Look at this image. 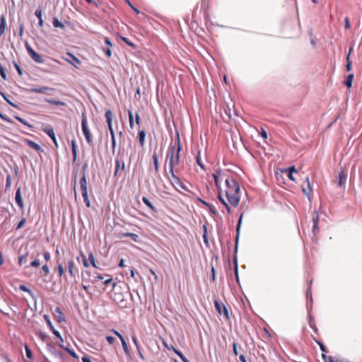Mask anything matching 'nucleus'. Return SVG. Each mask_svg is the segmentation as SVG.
I'll return each mask as SVG.
<instances>
[{
	"mask_svg": "<svg viewBox=\"0 0 362 362\" xmlns=\"http://www.w3.org/2000/svg\"><path fill=\"white\" fill-rule=\"evenodd\" d=\"M25 354H26L27 358L29 359H32L33 358V352L27 344L25 345Z\"/></svg>",
	"mask_w": 362,
	"mask_h": 362,
	"instance_id": "nucleus-37",
	"label": "nucleus"
},
{
	"mask_svg": "<svg viewBox=\"0 0 362 362\" xmlns=\"http://www.w3.org/2000/svg\"><path fill=\"white\" fill-rule=\"evenodd\" d=\"M318 231V224L317 223H313V232L314 233V234H316V233Z\"/></svg>",
	"mask_w": 362,
	"mask_h": 362,
	"instance_id": "nucleus-56",
	"label": "nucleus"
},
{
	"mask_svg": "<svg viewBox=\"0 0 362 362\" xmlns=\"http://www.w3.org/2000/svg\"><path fill=\"white\" fill-rule=\"evenodd\" d=\"M7 28L6 19L4 15L0 16V37H1L6 32Z\"/></svg>",
	"mask_w": 362,
	"mask_h": 362,
	"instance_id": "nucleus-16",
	"label": "nucleus"
},
{
	"mask_svg": "<svg viewBox=\"0 0 362 362\" xmlns=\"http://www.w3.org/2000/svg\"><path fill=\"white\" fill-rule=\"evenodd\" d=\"M346 180V175L344 173L343 170H341L339 173L337 177V185L339 187H343L345 185Z\"/></svg>",
	"mask_w": 362,
	"mask_h": 362,
	"instance_id": "nucleus-18",
	"label": "nucleus"
},
{
	"mask_svg": "<svg viewBox=\"0 0 362 362\" xmlns=\"http://www.w3.org/2000/svg\"><path fill=\"white\" fill-rule=\"evenodd\" d=\"M66 267L68 269V273L71 278L75 279L78 275V269L76 267L73 259L68 260Z\"/></svg>",
	"mask_w": 362,
	"mask_h": 362,
	"instance_id": "nucleus-8",
	"label": "nucleus"
},
{
	"mask_svg": "<svg viewBox=\"0 0 362 362\" xmlns=\"http://www.w3.org/2000/svg\"><path fill=\"white\" fill-rule=\"evenodd\" d=\"M145 138H146V132L144 130H139V141L141 146H144L145 143Z\"/></svg>",
	"mask_w": 362,
	"mask_h": 362,
	"instance_id": "nucleus-30",
	"label": "nucleus"
},
{
	"mask_svg": "<svg viewBox=\"0 0 362 362\" xmlns=\"http://www.w3.org/2000/svg\"><path fill=\"white\" fill-rule=\"evenodd\" d=\"M346 62H347V63H346V70L348 71H349L351 69V62L349 60V54L346 57Z\"/></svg>",
	"mask_w": 362,
	"mask_h": 362,
	"instance_id": "nucleus-49",
	"label": "nucleus"
},
{
	"mask_svg": "<svg viewBox=\"0 0 362 362\" xmlns=\"http://www.w3.org/2000/svg\"><path fill=\"white\" fill-rule=\"evenodd\" d=\"M239 358H240V360L242 362H247L246 358H245V356L244 355H243V354H242V355H240V356H239Z\"/></svg>",
	"mask_w": 362,
	"mask_h": 362,
	"instance_id": "nucleus-64",
	"label": "nucleus"
},
{
	"mask_svg": "<svg viewBox=\"0 0 362 362\" xmlns=\"http://www.w3.org/2000/svg\"><path fill=\"white\" fill-rule=\"evenodd\" d=\"M47 324L50 328V329L52 330V333L60 340V341L62 343H60L59 344V346L64 349L70 356H71L72 357H74V358H78V356H77V354H76V352L70 349H69V347L67 346H65L62 343H63V338L62 337V335L60 334V333L56 330L54 329V327H53V325H52L51 322L49 320H47Z\"/></svg>",
	"mask_w": 362,
	"mask_h": 362,
	"instance_id": "nucleus-5",
	"label": "nucleus"
},
{
	"mask_svg": "<svg viewBox=\"0 0 362 362\" xmlns=\"http://www.w3.org/2000/svg\"><path fill=\"white\" fill-rule=\"evenodd\" d=\"M353 78L354 74H349L348 76H346L345 80L344 81V84L349 88L350 87H351Z\"/></svg>",
	"mask_w": 362,
	"mask_h": 362,
	"instance_id": "nucleus-31",
	"label": "nucleus"
},
{
	"mask_svg": "<svg viewBox=\"0 0 362 362\" xmlns=\"http://www.w3.org/2000/svg\"><path fill=\"white\" fill-rule=\"evenodd\" d=\"M214 305H215V308H216V311L220 315L223 314V315L225 316V317L227 320L230 319L228 310L226 308V307L223 304H221L218 301L215 300Z\"/></svg>",
	"mask_w": 362,
	"mask_h": 362,
	"instance_id": "nucleus-10",
	"label": "nucleus"
},
{
	"mask_svg": "<svg viewBox=\"0 0 362 362\" xmlns=\"http://www.w3.org/2000/svg\"><path fill=\"white\" fill-rule=\"evenodd\" d=\"M55 317L57 318L58 322H62L65 321L64 315L59 308H57L55 309Z\"/></svg>",
	"mask_w": 362,
	"mask_h": 362,
	"instance_id": "nucleus-24",
	"label": "nucleus"
},
{
	"mask_svg": "<svg viewBox=\"0 0 362 362\" xmlns=\"http://www.w3.org/2000/svg\"><path fill=\"white\" fill-rule=\"evenodd\" d=\"M226 185H224L223 188V197L225 196L227 199V204L237 207L240 202V187L239 183L235 178L232 180H226Z\"/></svg>",
	"mask_w": 362,
	"mask_h": 362,
	"instance_id": "nucleus-1",
	"label": "nucleus"
},
{
	"mask_svg": "<svg viewBox=\"0 0 362 362\" xmlns=\"http://www.w3.org/2000/svg\"><path fill=\"white\" fill-rule=\"evenodd\" d=\"M128 116H129V127L131 129H133L134 126V115H133V112L130 110H128Z\"/></svg>",
	"mask_w": 362,
	"mask_h": 362,
	"instance_id": "nucleus-36",
	"label": "nucleus"
},
{
	"mask_svg": "<svg viewBox=\"0 0 362 362\" xmlns=\"http://www.w3.org/2000/svg\"><path fill=\"white\" fill-rule=\"evenodd\" d=\"M15 201L18 207L21 210L24 211V203L23 201L22 195H21V188L18 187L16 189V194H15Z\"/></svg>",
	"mask_w": 362,
	"mask_h": 362,
	"instance_id": "nucleus-11",
	"label": "nucleus"
},
{
	"mask_svg": "<svg viewBox=\"0 0 362 362\" xmlns=\"http://www.w3.org/2000/svg\"><path fill=\"white\" fill-rule=\"evenodd\" d=\"M25 47L28 54L33 61L39 64H42L44 62L42 56L37 53L28 44H26Z\"/></svg>",
	"mask_w": 362,
	"mask_h": 362,
	"instance_id": "nucleus-7",
	"label": "nucleus"
},
{
	"mask_svg": "<svg viewBox=\"0 0 362 362\" xmlns=\"http://www.w3.org/2000/svg\"><path fill=\"white\" fill-rule=\"evenodd\" d=\"M233 353L235 356H237L238 354V349H237V344L236 343H233Z\"/></svg>",
	"mask_w": 362,
	"mask_h": 362,
	"instance_id": "nucleus-58",
	"label": "nucleus"
},
{
	"mask_svg": "<svg viewBox=\"0 0 362 362\" xmlns=\"http://www.w3.org/2000/svg\"><path fill=\"white\" fill-rule=\"evenodd\" d=\"M26 221H27L26 218H23L21 220V221L17 224V226L16 227V230H18L22 228L25 226Z\"/></svg>",
	"mask_w": 362,
	"mask_h": 362,
	"instance_id": "nucleus-40",
	"label": "nucleus"
},
{
	"mask_svg": "<svg viewBox=\"0 0 362 362\" xmlns=\"http://www.w3.org/2000/svg\"><path fill=\"white\" fill-rule=\"evenodd\" d=\"M104 41L105 43L107 45V47L111 48L112 47V44L108 37H105Z\"/></svg>",
	"mask_w": 362,
	"mask_h": 362,
	"instance_id": "nucleus-55",
	"label": "nucleus"
},
{
	"mask_svg": "<svg viewBox=\"0 0 362 362\" xmlns=\"http://www.w3.org/2000/svg\"><path fill=\"white\" fill-rule=\"evenodd\" d=\"M82 121H81V127H82V132L85 136V138L86 139L87 143L90 145L92 144V137L88 127V122H87V117L85 112L82 113Z\"/></svg>",
	"mask_w": 362,
	"mask_h": 362,
	"instance_id": "nucleus-6",
	"label": "nucleus"
},
{
	"mask_svg": "<svg viewBox=\"0 0 362 362\" xmlns=\"http://www.w3.org/2000/svg\"><path fill=\"white\" fill-rule=\"evenodd\" d=\"M45 101L48 103L49 104L56 105V106H65L66 105V103L64 102L61 101V100H57L54 99L46 98L45 100Z\"/></svg>",
	"mask_w": 362,
	"mask_h": 362,
	"instance_id": "nucleus-23",
	"label": "nucleus"
},
{
	"mask_svg": "<svg viewBox=\"0 0 362 362\" xmlns=\"http://www.w3.org/2000/svg\"><path fill=\"white\" fill-rule=\"evenodd\" d=\"M42 9L40 8H38L36 9L35 12V15L38 19L42 18Z\"/></svg>",
	"mask_w": 362,
	"mask_h": 362,
	"instance_id": "nucleus-46",
	"label": "nucleus"
},
{
	"mask_svg": "<svg viewBox=\"0 0 362 362\" xmlns=\"http://www.w3.org/2000/svg\"><path fill=\"white\" fill-rule=\"evenodd\" d=\"M56 271L57 272V275L59 277H62L65 274V270L63 267V264L62 263H59L57 262V267L55 268Z\"/></svg>",
	"mask_w": 362,
	"mask_h": 362,
	"instance_id": "nucleus-25",
	"label": "nucleus"
},
{
	"mask_svg": "<svg viewBox=\"0 0 362 362\" xmlns=\"http://www.w3.org/2000/svg\"><path fill=\"white\" fill-rule=\"evenodd\" d=\"M42 271L45 276H47L49 274V269L47 264L42 266Z\"/></svg>",
	"mask_w": 362,
	"mask_h": 362,
	"instance_id": "nucleus-45",
	"label": "nucleus"
},
{
	"mask_svg": "<svg viewBox=\"0 0 362 362\" xmlns=\"http://www.w3.org/2000/svg\"><path fill=\"white\" fill-rule=\"evenodd\" d=\"M124 237H129L131 238L134 242H138L139 240V235L133 233H124L120 234L119 238H124Z\"/></svg>",
	"mask_w": 362,
	"mask_h": 362,
	"instance_id": "nucleus-27",
	"label": "nucleus"
},
{
	"mask_svg": "<svg viewBox=\"0 0 362 362\" xmlns=\"http://www.w3.org/2000/svg\"><path fill=\"white\" fill-rule=\"evenodd\" d=\"M174 352L181 358L183 362H189L188 359L183 355V354L173 346Z\"/></svg>",
	"mask_w": 362,
	"mask_h": 362,
	"instance_id": "nucleus-34",
	"label": "nucleus"
},
{
	"mask_svg": "<svg viewBox=\"0 0 362 362\" xmlns=\"http://www.w3.org/2000/svg\"><path fill=\"white\" fill-rule=\"evenodd\" d=\"M121 39H122V40L123 42H125L126 44H127L129 46H130V47H135L134 44L133 42H132L129 41V40H128L127 37H121Z\"/></svg>",
	"mask_w": 362,
	"mask_h": 362,
	"instance_id": "nucleus-47",
	"label": "nucleus"
},
{
	"mask_svg": "<svg viewBox=\"0 0 362 362\" xmlns=\"http://www.w3.org/2000/svg\"><path fill=\"white\" fill-rule=\"evenodd\" d=\"M14 66H15V68H16V71H17L18 74L20 76H21V75L23 74V71H22V69H21V68L20 67V66H19L18 64H16V63H15V62H14Z\"/></svg>",
	"mask_w": 362,
	"mask_h": 362,
	"instance_id": "nucleus-51",
	"label": "nucleus"
},
{
	"mask_svg": "<svg viewBox=\"0 0 362 362\" xmlns=\"http://www.w3.org/2000/svg\"><path fill=\"white\" fill-rule=\"evenodd\" d=\"M52 23H53L54 27H55V28H63L64 27L63 23H61L57 18H54Z\"/></svg>",
	"mask_w": 362,
	"mask_h": 362,
	"instance_id": "nucleus-38",
	"label": "nucleus"
},
{
	"mask_svg": "<svg viewBox=\"0 0 362 362\" xmlns=\"http://www.w3.org/2000/svg\"><path fill=\"white\" fill-rule=\"evenodd\" d=\"M71 151L73 154V161L75 162L77 158V146L76 141H71Z\"/></svg>",
	"mask_w": 362,
	"mask_h": 362,
	"instance_id": "nucleus-29",
	"label": "nucleus"
},
{
	"mask_svg": "<svg viewBox=\"0 0 362 362\" xmlns=\"http://www.w3.org/2000/svg\"><path fill=\"white\" fill-rule=\"evenodd\" d=\"M28 255V254H25V255H21L19 256L18 265L20 267L25 264L28 262V259H27Z\"/></svg>",
	"mask_w": 362,
	"mask_h": 362,
	"instance_id": "nucleus-32",
	"label": "nucleus"
},
{
	"mask_svg": "<svg viewBox=\"0 0 362 362\" xmlns=\"http://www.w3.org/2000/svg\"><path fill=\"white\" fill-rule=\"evenodd\" d=\"M213 177L214 179L216 187L218 190V199L225 206L227 213L230 214V208L228 206L226 201L223 198V187H221V183L224 182V185H226V180H232L233 177L228 176V174L222 170H216L213 174Z\"/></svg>",
	"mask_w": 362,
	"mask_h": 362,
	"instance_id": "nucleus-3",
	"label": "nucleus"
},
{
	"mask_svg": "<svg viewBox=\"0 0 362 362\" xmlns=\"http://www.w3.org/2000/svg\"><path fill=\"white\" fill-rule=\"evenodd\" d=\"M203 228H204V234H203L204 242L206 245H208L209 242H208V238H207V228L205 225L203 226Z\"/></svg>",
	"mask_w": 362,
	"mask_h": 362,
	"instance_id": "nucleus-41",
	"label": "nucleus"
},
{
	"mask_svg": "<svg viewBox=\"0 0 362 362\" xmlns=\"http://www.w3.org/2000/svg\"><path fill=\"white\" fill-rule=\"evenodd\" d=\"M153 165L154 169L156 173L159 170V163H158V156L156 151L153 152Z\"/></svg>",
	"mask_w": 362,
	"mask_h": 362,
	"instance_id": "nucleus-28",
	"label": "nucleus"
},
{
	"mask_svg": "<svg viewBox=\"0 0 362 362\" xmlns=\"http://www.w3.org/2000/svg\"><path fill=\"white\" fill-rule=\"evenodd\" d=\"M317 343L319 344V345H320V346L321 350H322V351H326V347H325V346L322 343H321V342H317Z\"/></svg>",
	"mask_w": 362,
	"mask_h": 362,
	"instance_id": "nucleus-63",
	"label": "nucleus"
},
{
	"mask_svg": "<svg viewBox=\"0 0 362 362\" xmlns=\"http://www.w3.org/2000/svg\"><path fill=\"white\" fill-rule=\"evenodd\" d=\"M313 223H318V221H319V216L317 214H316L315 216H313Z\"/></svg>",
	"mask_w": 362,
	"mask_h": 362,
	"instance_id": "nucleus-60",
	"label": "nucleus"
},
{
	"mask_svg": "<svg viewBox=\"0 0 362 362\" xmlns=\"http://www.w3.org/2000/svg\"><path fill=\"white\" fill-rule=\"evenodd\" d=\"M174 352L181 358L183 362H189L188 359L183 355V354L173 346Z\"/></svg>",
	"mask_w": 362,
	"mask_h": 362,
	"instance_id": "nucleus-35",
	"label": "nucleus"
},
{
	"mask_svg": "<svg viewBox=\"0 0 362 362\" xmlns=\"http://www.w3.org/2000/svg\"><path fill=\"white\" fill-rule=\"evenodd\" d=\"M25 143L28 146H30V148L36 150L37 151H40L42 150L41 148V146L36 144L35 142L31 141V140H29V139H25Z\"/></svg>",
	"mask_w": 362,
	"mask_h": 362,
	"instance_id": "nucleus-20",
	"label": "nucleus"
},
{
	"mask_svg": "<svg viewBox=\"0 0 362 362\" xmlns=\"http://www.w3.org/2000/svg\"><path fill=\"white\" fill-rule=\"evenodd\" d=\"M66 55L70 58V59H66V60L70 63L71 64H72L73 66H74L75 67H77V65L78 64H81V61L76 57H75L74 54H72L71 53H69L68 52L66 54Z\"/></svg>",
	"mask_w": 362,
	"mask_h": 362,
	"instance_id": "nucleus-17",
	"label": "nucleus"
},
{
	"mask_svg": "<svg viewBox=\"0 0 362 362\" xmlns=\"http://www.w3.org/2000/svg\"><path fill=\"white\" fill-rule=\"evenodd\" d=\"M111 332L115 334L117 337H119V339L121 340V342H122V347L124 349V351L125 352L126 354H129V349H128V346H127V344L125 341V339H124L123 336L117 330L115 329H112Z\"/></svg>",
	"mask_w": 362,
	"mask_h": 362,
	"instance_id": "nucleus-12",
	"label": "nucleus"
},
{
	"mask_svg": "<svg viewBox=\"0 0 362 362\" xmlns=\"http://www.w3.org/2000/svg\"><path fill=\"white\" fill-rule=\"evenodd\" d=\"M284 171L287 173V176L291 180H292V181L296 180V179L294 178V177L293 175V173H297V170H296L294 166L290 167L288 169H285V170H284Z\"/></svg>",
	"mask_w": 362,
	"mask_h": 362,
	"instance_id": "nucleus-22",
	"label": "nucleus"
},
{
	"mask_svg": "<svg viewBox=\"0 0 362 362\" xmlns=\"http://www.w3.org/2000/svg\"><path fill=\"white\" fill-rule=\"evenodd\" d=\"M15 118L23 124L28 126L29 127H31V125H30L26 120H25L23 118L19 117V116H15Z\"/></svg>",
	"mask_w": 362,
	"mask_h": 362,
	"instance_id": "nucleus-43",
	"label": "nucleus"
},
{
	"mask_svg": "<svg viewBox=\"0 0 362 362\" xmlns=\"http://www.w3.org/2000/svg\"><path fill=\"white\" fill-rule=\"evenodd\" d=\"M132 341H133V342H134V345H135V346L136 348V351L138 352V354H139V357L141 359L144 360V355L142 354V353L141 351L140 346L139 344V341L137 340L136 337L135 335H134V336L132 337Z\"/></svg>",
	"mask_w": 362,
	"mask_h": 362,
	"instance_id": "nucleus-21",
	"label": "nucleus"
},
{
	"mask_svg": "<svg viewBox=\"0 0 362 362\" xmlns=\"http://www.w3.org/2000/svg\"><path fill=\"white\" fill-rule=\"evenodd\" d=\"M197 163L202 168L204 169V166L203 163L201 162V158L199 154L196 158Z\"/></svg>",
	"mask_w": 362,
	"mask_h": 362,
	"instance_id": "nucleus-53",
	"label": "nucleus"
},
{
	"mask_svg": "<svg viewBox=\"0 0 362 362\" xmlns=\"http://www.w3.org/2000/svg\"><path fill=\"white\" fill-rule=\"evenodd\" d=\"M40 265V261L37 259H34L30 264V266L35 268H38Z\"/></svg>",
	"mask_w": 362,
	"mask_h": 362,
	"instance_id": "nucleus-42",
	"label": "nucleus"
},
{
	"mask_svg": "<svg viewBox=\"0 0 362 362\" xmlns=\"http://www.w3.org/2000/svg\"><path fill=\"white\" fill-rule=\"evenodd\" d=\"M143 202L152 211H156V207L151 204V202L148 200V199L146 197H142Z\"/></svg>",
	"mask_w": 362,
	"mask_h": 362,
	"instance_id": "nucleus-33",
	"label": "nucleus"
},
{
	"mask_svg": "<svg viewBox=\"0 0 362 362\" xmlns=\"http://www.w3.org/2000/svg\"><path fill=\"white\" fill-rule=\"evenodd\" d=\"M121 167L122 170H124V163L123 161H120L119 159L115 160V175L116 176L117 175V173L119 171V168Z\"/></svg>",
	"mask_w": 362,
	"mask_h": 362,
	"instance_id": "nucleus-26",
	"label": "nucleus"
},
{
	"mask_svg": "<svg viewBox=\"0 0 362 362\" xmlns=\"http://www.w3.org/2000/svg\"><path fill=\"white\" fill-rule=\"evenodd\" d=\"M42 129L52 139L53 141H55V134L52 127L50 124L43 126Z\"/></svg>",
	"mask_w": 362,
	"mask_h": 362,
	"instance_id": "nucleus-13",
	"label": "nucleus"
},
{
	"mask_svg": "<svg viewBox=\"0 0 362 362\" xmlns=\"http://www.w3.org/2000/svg\"><path fill=\"white\" fill-rule=\"evenodd\" d=\"M79 184H80V189L81 191L82 197L83 198V201L86 204V206L87 207H90V200L88 199V182H87L86 176V171L84 169H83V176L80 179Z\"/></svg>",
	"mask_w": 362,
	"mask_h": 362,
	"instance_id": "nucleus-4",
	"label": "nucleus"
},
{
	"mask_svg": "<svg viewBox=\"0 0 362 362\" xmlns=\"http://www.w3.org/2000/svg\"><path fill=\"white\" fill-rule=\"evenodd\" d=\"M182 146L179 136L175 144L171 143L168 148L165 163H168L170 175L175 174V168L180 163Z\"/></svg>",
	"mask_w": 362,
	"mask_h": 362,
	"instance_id": "nucleus-2",
	"label": "nucleus"
},
{
	"mask_svg": "<svg viewBox=\"0 0 362 362\" xmlns=\"http://www.w3.org/2000/svg\"><path fill=\"white\" fill-rule=\"evenodd\" d=\"M19 288H20L21 291H24V292H27V293H30V294H31V293H32L31 290H30V288H28L27 286H25V285H21V286H20V287H19Z\"/></svg>",
	"mask_w": 362,
	"mask_h": 362,
	"instance_id": "nucleus-48",
	"label": "nucleus"
},
{
	"mask_svg": "<svg viewBox=\"0 0 362 362\" xmlns=\"http://www.w3.org/2000/svg\"><path fill=\"white\" fill-rule=\"evenodd\" d=\"M88 260L90 261V264H92L93 267H94L95 268H97V266H96V264H95V258H94V255L92 252H90L88 254Z\"/></svg>",
	"mask_w": 362,
	"mask_h": 362,
	"instance_id": "nucleus-39",
	"label": "nucleus"
},
{
	"mask_svg": "<svg viewBox=\"0 0 362 362\" xmlns=\"http://www.w3.org/2000/svg\"><path fill=\"white\" fill-rule=\"evenodd\" d=\"M105 117L108 126V128L112 127L113 113L111 110H107L105 112Z\"/></svg>",
	"mask_w": 362,
	"mask_h": 362,
	"instance_id": "nucleus-19",
	"label": "nucleus"
},
{
	"mask_svg": "<svg viewBox=\"0 0 362 362\" xmlns=\"http://www.w3.org/2000/svg\"><path fill=\"white\" fill-rule=\"evenodd\" d=\"M171 183L175 185H178L181 189L187 190L186 186L181 182V180L175 175V174H173V175H171L170 178Z\"/></svg>",
	"mask_w": 362,
	"mask_h": 362,
	"instance_id": "nucleus-15",
	"label": "nucleus"
},
{
	"mask_svg": "<svg viewBox=\"0 0 362 362\" xmlns=\"http://www.w3.org/2000/svg\"><path fill=\"white\" fill-rule=\"evenodd\" d=\"M82 361L83 362H91V359L88 356H83V357H82Z\"/></svg>",
	"mask_w": 362,
	"mask_h": 362,
	"instance_id": "nucleus-62",
	"label": "nucleus"
},
{
	"mask_svg": "<svg viewBox=\"0 0 362 362\" xmlns=\"http://www.w3.org/2000/svg\"><path fill=\"white\" fill-rule=\"evenodd\" d=\"M0 75L4 80H6V74L4 68L0 64Z\"/></svg>",
	"mask_w": 362,
	"mask_h": 362,
	"instance_id": "nucleus-44",
	"label": "nucleus"
},
{
	"mask_svg": "<svg viewBox=\"0 0 362 362\" xmlns=\"http://www.w3.org/2000/svg\"><path fill=\"white\" fill-rule=\"evenodd\" d=\"M43 257H44L45 259L47 262H48V261H49V260H50L51 255H50V254H49V252H45L43 253Z\"/></svg>",
	"mask_w": 362,
	"mask_h": 362,
	"instance_id": "nucleus-54",
	"label": "nucleus"
},
{
	"mask_svg": "<svg viewBox=\"0 0 362 362\" xmlns=\"http://www.w3.org/2000/svg\"><path fill=\"white\" fill-rule=\"evenodd\" d=\"M303 193L308 197V199L311 200L312 187L310 182L309 177H307L303 184L301 185Z\"/></svg>",
	"mask_w": 362,
	"mask_h": 362,
	"instance_id": "nucleus-9",
	"label": "nucleus"
},
{
	"mask_svg": "<svg viewBox=\"0 0 362 362\" xmlns=\"http://www.w3.org/2000/svg\"><path fill=\"white\" fill-rule=\"evenodd\" d=\"M109 129V131H110V135H111V139H114L115 137V132H114V129H113V127H110L108 128Z\"/></svg>",
	"mask_w": 362,
	"mask_h": 362,
	"instance_id": "nucleus-59",
	"label": "nucleus"
},
{
	"mask_svg": "<svg viewBox=\"0 0 362 362\" xmlns=\"http://www.w3.org/2000/svg\"><path fill=\"white\" fill-rule=\"evenodd\" d=\"M112 141V151H114L116 147V139L115 137L114 139H111Z\"/></svg>",
	"mask_w": 362,
	"mask_h": 362,
	"instance_id": "nucleus-61",
	"label": "nucleus"
},
{
	"mask_svg": "<svg viewBox=\"0 0 362 362\" xmlns=\"http://www.w3.org/2000/svg\"><path fill=\"white\" fill-rule=\"evenodd\" d=\"M106 340L107 341V342L110 344H113L115 341V337H112V336H107L106 337Z\"/></svg>",
	"mask_w": 362,
	"mask_h": 362,
	"instance_id": "nucleus-50",
	"label": "nucleus"
},
{
	"mask_svg": "<svg viewBox=\"0 0 362 362\" xmlns=\"http://www.w3.org/2000/svg\"><path fill=\"white\" fill-rule=\"evenodd\" d=\"M55 89L53 88L42 86L40 88H31L30 91L35 93H47V91H53Z\"/></svg>",
	"mask_w": 362,
	"mask_h": 362,
	"instance_id": "nucleus-14",
	"label": "nucleus"
},
{
	"mask_svg": "<svg viewBox=\"0 0 362 362\" xmlns=\"http://www.w3.org/2000/svg\"><path fill=\"white\" fill-rule=\"evenodd\" d=\"M135 122L138 126L140 125L141 120L138 112H136L135 115Z\"/></svg>",
	"mask_w": 362,
	"mask_h": 362,
	"instance_id": "nucleus-52",
	"label": "nucleus"
},
{
	"mask_svg": "<svg viewBox=\"0 0 362 362\" xmlns=\"http://www.w3.org/2000/svg\"><path fill=\"white\" fill-rule=\"evenodd\" d=\"M105 55L107 57H110L111 55H112V52H111V49L110 47H107L105 50Z\"/></svg>",
	"mask_w": 362,
	"mask_h": 362,
	"instance_id": "nucleus-57",
	"label": "nucleus"
}]
</instances>
